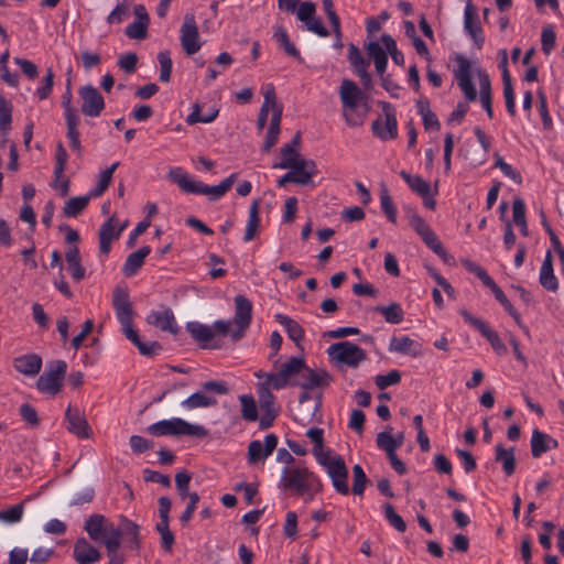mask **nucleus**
I'll return each instance as SVG.
<instances>
[{
  "label": "nucleus",
  "instance_id": "f257e3e1",
  "mask_svg": "<svg viewBox=\"0 0 564 564\" xmlns=\"http://www.w3.org/2000/svg\"><path fill=\"white\" fill-rule=\"evenodd\" d=\"M457 66L454 76L464 97L468 101L479 99L489 118H492L491 84L489 76L474 61L463 55L456 57Z\"/></svg>",
  "mask_w": 564,
  "mask_h": 564
},
{
  "label": "nucleus",
  "instance_id": "f03ea898",
  "mask_svg": "<svg viewBox=\"0 0 564 564\" xmlns=\"http://www.w3.org/2000/svg\"><path fill=\"white\" fill-rule=\"evenodd\" d=\"M278 486L281 490L304 497L306 501L313 499L323 487L321 478L303 463L283 467Z\"/></svg>",
  "mask_w": 564,
  "mask_h": 564
},
{
  "label": "nucleus",
  "instance_id": "7ed1b4c3",
  "mask_svg": "<svg viewBox=\"0 0 564 564\" xmlns=\"http://www.w3.org/2000/svg\"><path fill=\"white\" fill-rule=\"evenodd\" d=\"M167 175L184 193L205 195L210 202H216L224 197L237 180V174L232 173L219 184L208 185L195 178L180 166L171 167Z\"/></svg>",
  "mask_w": 564,
  "mask_h": 564
},
{
  "label": "nucleus",
  "instance_id": "20e7f679",
  "mask_svg": "<svg viewBox=\"0 0 564 564\" xmlns=\"http://www.w3.org/2000/svg\"><path fill=\"white\" fill-rule=\"evenodd\" d=\"M339 98L343 107V117L349 127L364 124L371 105L361 89L349 79H344L339 87Z\"/></svg>",
  "mask_w": 564,
  "mask_h": 564
},
{
  "label": "nucleus",
  "instance_id": "39448f33",
  "mask_svg": "<svg viewBox=\"0 0 564 564\" xmlns=\"http://www.w3.org/2000/svg\"><path fill=\"white\" fill-rule=\"evenodd\" d=\"M148 432L153 436H192L204 438L208 430L197 423H191L181 417H171L158 421L148 426Z\"/></svg>",
  "mask_w": 564,
  "mask_h": 564
},
{
  "label": "nucleus",
  "instance_id": "423d86ee",
  "mask_svg": "<svg viewBox=\"0 0 564 564\" xmlns=\"http://www.w3.org/2000/svg\"><path fill=\"white\" fill-rule=\"evenodd\" d=\"M84 529L93 541L102 543L106 550L111 551L121 545L120 530L101 514L87 518Z\"/></svg>",
  "mask_w": 564,
  "mask_h": 564
},
{
  "label": "nucleus",
  "instance_id": "0eeeda50",
  "mask_svg": "<svg viewBox=\"0 0 564 564\" xmlns=\"http://www.w3.org/2000/svg\"><path fill=\"white\" fill-rule=\"evenodd\" d=\"M326 473L336 492L347 496L350 492L348 484V468L344 458L335 451H327L315 459Z\"/></svg>",
  "mask_w": 564,
  "mask_h": 564
},
{
  "label": "nucleus",
  "instance_id": "6e6552de",
  "mask_svg": "<svg viewBox=\"0 0 564 564\" xmlns=\"http://www.w3.org/2000/svg\"><path fill=\"white\" fill-rule=\"evenodd\" d=\"M228 393L227 384L223 381H206L200 389L189 394L181 402V406L186 411L196 409H207L218 403V397Z\"/></svg>",
  "mask_w": 564,
  "mask_h": 564
},
{
  "label": "nucleus",
  "instance_id": "1a4fd4ad",
  "mask_svg": "<svg viewBox=\"0 0 564 564\" xmlns=\"http://www.w3.org/2000/svg\"><path fill=\"white\" fill-rule=\"evenodd\" d=\"M112 306L122 333L128 339H137V330L132 326L133 308L126 288H116L112 294Z\"/></svg>",
  "mask_w": 564,
  "mask_h": 564
},
{
  "label": "nucleus",
  "instance_id": "9d476101",
  "mask_svg": "<svg viewBox=\"0 0 564 564\" xmlns=\"http://www.w3.org/2000/svg\"><path fill=\"white\" fill-rule=\"evenodd\" d=\"M327 355L334 364L351 368L358 367L366 359L365 350L348 340L332 344L327 348Z\"/></svg>",
  "mask_w": 564,
  "mask_h": 564
},
{
  "label": "nucleus",
  "instance_id": "9b49d317",
  "mask_svg": "<svg viewBox=\"0 0 564 564\" xmlns=\"http://www.w3.org/2000/svg\"><path fill=\"white\" fill-rule=\"evenodd\" d=\"M66 369L67 365L63 360L51 364L36 381L39 391L55 395L61 390Z\"/></svg>",
  "mask_w": 564,
  "mask_h": 564
},
{
  "label": "nucleus",
  "instance_id": "f8f14e48",
  "mask_svg": "<svg viewBox=\"0 0 564 564\" xmlns=\"http://www.w3.org/2000/svg\"><path fill=\"white\" fill-rule=\"evenodd\" d=\"M381 107L383 116L372 122V133L381 141L393 140L398 137V120L394 108L386 101L381 102Z\"/></svg>",
  "mask_w": 564,
  "mask_h": 564
},
{
  "label": "nucleus",
  "instance_id": "ddd939ff",
  "mask_svg": "<svg viewBox=\"0 0 564 564\" xmlns=\"http://www.w3.org/2000/svg\"><path fill=\"white\" fill-rule=\"evenodd\" d=\"M278 446L275 434H267L263 441L253 440L248 445L247 462L251 466H264L265 460L272 455Z\"/></svg>",
  "mask_w": 564,
  "mask_h": 564
},
{
  "label": "nucleus",
  "instance_id": "4468645a",
  "mask_svg": "<svg viewBox=\"0 0 564 564\" xmlns=\"http://www.w3.org/2000/svg\"><path fill=\"white\" fill-rule=\"evenodd\" d=\"M180 33L181 44L185 53L187 55L196 54L200 50L203 42L194 14L187 13L184 15Z\"/></svg>",
  "mask_w": 564,
  "mask_h": 564
},
{
  "label": "nucleus",
  "instance_id": "2eb2a0df",
  "mask_svg": "<svg viewBox=\"0 0 564 564\" xmlns=\"http://www.w3.org/2000/svg\"><path fill=\"white\" fill-rule=\"evenodd\" d=\"M316 12V6L312 1H304L301 2L297 11H296V18L299 21L304 23L305 29L319 36V37H327L329 35L328 30L323 24V21L315 17Z\"/></svg>",
  "mask_w": 564,
  "mask_h": 564
},
{
  "label": "nucleus",
  "instance_id": "dca6fc26",
  "mask_svg": "<svg viewBox=\"0 0 564 564\" xmlns=\"http://www.w3.org/2000/svg\"><path fill=\"white\" fill-rule=\"evenodd\" d=\"M463 26L465 34L475 46L481 48L485 43V34L480 24V18L473 3H466L464 8Z\"/></svg>",
  "mask_w": 564,
  "mask_h": 564
},
{
  "label": "nucleus",
  "instance_id": "f3484780",
  "mask_svg": "<svg viewBox=\"0 0 564 564\" xmlns=\"http://www.w3.org/2000/svg\"><path fill=\"white\" fill-rule=\"evenodd\" d=\"M82 112L88 117H98L105 109V100L96 87L88 84L79 88Z\"/></svg>",
  "mask_w": 564,
  "mask_h": 564
},
{
  "label": "nucleus",
  "instance_id": "a211bd4d",
  "mask_svg": "<svg viewBox=\"0 0 564 564\" xmlns=\"http://www.w3.org/2000/svg\"><path fill=\"white\" fill-rule=\"evenodd\" d=\"M235 303V315L234 324L239 328V332L232 334L234 339H238L242 336L243 332L249 327L252 316V303L241 294H238L234 299Z\"/></svg>",
  "mask_w": 564,
  "mask_h": 564
},
{
  "label": "nucleus",
  "instance_id": "6ab92c4d",
  "mask_svg": "<svg viewBox=\"0 0 564 564\" xmlns=\"http://www.w3.org/2000/svg\"><path fill=\"white\" fill-rule=\"evenodd\" d=\"M134 20L127 25L124 33L129 39L143 40L147 37L150 18L143 4L133 7Z\"/></svg>",
  "mask_w": 564,
  "mask_h": 564
},
{
  "label": "nucleus",
  "instance_id": "aec40b11",
  "mask_svg": "<svg viewBox=\"0 0 564 564\" xmlns=\"http://www.w3.org/2000/svg\"><path fill=\"white\" fill-rule=\"evenodd\" d=\"M388 350L393 354H400L413 358H419L423 355L422 344L406 335L393 336L390 339Z\"/></svg>",
  "mask_w": 564,
  "mask_h": 564
},
{
  "label": "nucleus",
  "instance_id": "412c9836",
  "mask_svg": "<svg viewBox=\"0 0 564 564\" xmlns=\"http://www.w3.org/2000/svg\"><path fill=\"white\" fill-rule=\"evenodd\" d=\"M257 393L260 401L261 410L263 411V414L260 417V427L268 429L272 425V422L276 414L274 408V397L271 393V390L261 384L260 382L257 383Z\"/></svg>",
  "mask_w": 564,
  "mask_h": 564
},
{
  "label": "nucleus",
  "instance_id": "4be33fe9",
  "mask_svg": "<svg viewBox=\"0 0 564 564\" xmlns=\"http://www.w3.org/2000/svg\"><path fill=\"white\" fill-rule=\"evenodd\" d=\"M67 430L80 438H88L91 435L89 424L83 411L78 408L68 406L65 413Z\"/></svg>",
  "mask_w": 564,
  "mask_h": 564
},
{
  "label": "nucleus",
  "instance_id": "5701e85b",
  "mask_svg": "<svg viewBox=\"0 0 564 564\" xmlns=\"http://www.w3.org/2000/svg\"><path fill=\"white\" fill-rule=\"evenodd\" d=\"M368 56L373 61L376 70L382 76L387 69L389 50L382 41V36L378 41H371L366 45Z\"/></svg>",
  "mask_w": 564,
  "mask_h": 564
},
{
  "label": "nucleus",
  "instance_id": "b1692460",
  "mask_svg": "<svg viewBox=\"0 0 564 564\" xmlns=\"http://www.w3.org/2000/svg\"><path fill=\"white\" fill-rule=\"evenodd\" d=\"M73 556L78 564H94L100 560L101 554L85 538H79L74 544Z\"/></svg>",
  "mask_w": 564,
  "mask_h": 564
},
{
  "label": "nucleus",
  "instance_id": "393cba45",
  "mask_svg": "<svg viewBox=\"0 0 564 564\" xmlns=\"http://www.w3.org/2000/svg\"><path fill=\"white\" fill-rule=\"evenodd\" d=\"M299 137L293 138V140L284 144L281 148V161L273 163V169H291L295 166L297 163L302 162L304 159L301 156L299 152Z\"/></svg>",
  "mask_w": 564,
  "mask_h": 564
},
{
  "label": "nucleus",
  "instance_id": "a878e982",
  "mask_svg": "<svg viewBox=\"0 0 564 564\" xmlns=\"http://www.w3.org/2000/svg\"><path fill=\"white\" fill-rule=\"evenodd\" d=\"M348 59L362 85L368 88L372 83L371 76L368 72V62L365 59L359 48L354 44L349 45Z\"/></svg>",
  "mask_w": 564,
  "mask_h": 564
},
{
  "label": "nucleus",
  "instance_id": "bb28decb",
  "mask_svg": "<svg viewBox=\"0 0 564 564\" xmlns=\"http://www.w3.org/2000/svg\"><path fill=\"white\" fill-rule=\"evenodd\" d=\"M539 282L547 291L556 292L558 289V280L554 274L552 253L546 251L539 272Z\"/></svg>",
  "mask_w": 564,
  "mask_h": 564
},
{
  "label": "nucleus",
  "instance_id": "cd10ccee",
  "mask_svg": "<svg viewBox=\"0 0 564 564\" xmlns=\"http://www.w3.org/2000/svg\"><path fill=\"white\" fill-rule=\"evenodd\" d=\"M13 366L18 372L34 377L42 368V359L35 354L23 355L14 358Z\"/></svg>",
  "mask_w": 564,
  "mask_h": 564
},
{
  "label": "nucleus",
  "instance_id": "c85d7f7f",
  "mask_svg": "<svg viewBox=\"0 0 564 564\" xmlns=\"http://www.w3.org/2000/svg\"><path fill=\"white\" fill-rule=\"evenodd\" d=\"M330 377L325 371H313L303 368L301 372V381L297 383L303 390H312L315 388L325 387L329 383Z\"/></svg>",
  "mask_w": 564,
  "mask_h": 564
},
{
  "label": "nucleus",
  "instance_id": "c756f323",
  "mask_svg": "<svg viewBox=\"0 0 564 564\" xmlns=\"http://www.w3.org/2000/svg\"><path fill=\"white\" fill-rule=\"evenodd\" d=\"M290 170L294 173L293 183L299 185H307L312 183L313 176L318 172L315 162L313 160L305 159Z\"/></svg>",
  "mask_w": 564,
  "mask_h": 564
},
{
  "label": "nucleus",
  "instance_id": "7c9ffc66",
  "mask_svg": "<svg viewBox=\"0 0 564 564\" xmlns=\"http://www.w3.org/2000/svg\"><path fill=\"white\" fill-rule=\"evenodd\" d=\"M557 447V441L546 433L534 430L531 436V453L533 457H540L545 452Z\"/></svg>",
  "mask_w": 564,
  "mask_h": 564
},
{
  "label": "nucleus",
  "instance_id": "2f4dec72",
  "mask_svg": "<svg viewBox=\"0 0 564 564\" xmlns=\"http://www.w3.org/2000/svg\"><path fill=\"white\" fill-rule=\"evenodd\" d=\"M151 247L143 246L139 250L130 253L122 267V272L126 276H133L143 265L145 258L150 254Z\"/></svg>",
  "mask_w": 564,
  "mask_h": 564
},
{
  "label": "nucleus",
  "instance_id": "473e14b6",
  "mask_svg": "<svg viewBox=\"0 0 564 564\" xmlns=\"http://www.w3.org/2000/svg\"><path fill=\"white\" fill-rule=\"evenodd\" d=\"M149 322L164 332H170L172 334L177 332L174 315L170 310L152 312L149 316Z\"/></svg>",
  "mask_w": 564,
  "mask_h": 564
},
{
  "label": "nucleus",
  "instance_id": "72a5a7b5",
  "mask_svg": "<svg viewBox=\"0 0 564 564\" xmlns=\"http://www.w3.org/2000/svg\"><path fill=\"white\" fill-rule=\"evenodd\" d=\"M495 459H496V462L501 464L502 469L507 476H510L514 473L516 456H514L513 447L506 448L500 444L496 445Z\"/></svg>",
  "mask_w": 564,
  "mask_h": 564
},
{
  "label": "nucleus",
  "instance_id": "f704fd0d",
  "mask_svg": "<svg viewBox=\"0 0 564 564\" xmlns=\"http://www.w3.org/2000/svg\"><path fill=\"white\" fill-rule=\"evenodd\" d=\"M119 164H120L119 162H115L107 169L99 172L97 184L88 191L89 196H91L93 198H96L104 194V192L110 185V183L112 181V175H113L115 171L117 170V167L119 166Z\"/></svg>",
  "mask_w": 564,
  "mask_h": 564
},
{
  "label": "nucleus",
  "instance_id": "c9c22d12",
  "mask_svg": "<svg viewBox=\"0 0 564 564\" xmlns=\"http://www.w3.org/2000/svg\"><path fill=\"white\" fill-rule=\"evenodd\" d=\"M275 319L280 325L284 327L291 340H293L297 345L303 340L304 330L296 321L292 319L290 316L284 314H276Z\"/></svg>",
  "mask_w": 564,
  "mask_h": 564
},
{
  "label": "nucleus",
  "instance_id": "e433bc0d",
  "mask_svg": "<svg viewBox=\"0 0 564 564\" xmlns=\"http://www.w3.org/2000/svg\"><path fill=\"white\" fill-rule=\"evenodd\" d=\"M65 259L68 264V269L72 278L75 281H80L85 276V269L80 263L79 250L75 246H70L65 253Z\"/></svg>",
  "mask_w": 564,
  "mask_h": 564
},
{
  "label": "nucleus",
  "instance_id": "4c0bfd02",
  "mask_svg": "<svg viewBox=\"0 0 564 564\" xmlns=\"http://www.w3.org/2000/svg\"><path fill=\"white\" fill-rule=\"evenodd\" d=\"M300 409H303L307 405L308 413L307 414H300L299 422L303 425L307 424L312 421V419L315 416V413L317 412L319 408V401L316 399H313V397L310 394L308 390H303L299 398Z\"/></svg>",
  "mask_w": 564,
  "mask_h": 564
},
{
  "label": "nucleus",
  "instance_id": "58836bf2",
  "mask_svg": "<svg viewBox=\"0 0 564 564\" xmlns=\"http://www.w3.org/2000/svg\"><path fill=\"white\" fill-rule=\"evenodd\" d=\"M259 226V200L254 199L249 207V216L243 236L246 242L251 241L256 237Z\"/></svg>",
  "mask_w": 564,
  "mask_h": 564
},
{
  "label": "nucleus",
  "instance_id": "ea45409f",
  "mask_svg": "<svg viewBox=\"0 0 564 564\" xmlns=\"http://www.w3.org/2000/svg\"><path fill=\"white\" fill-rule=\"evenodd\" d=\"M187 330L191 333L193 338L203 346H207V344L214 338V329L206 324L189 322L187 323Z\"/></svg>",
  "mask_w": 564,
  "mask_h": 564
},
{
  "label": "nucleus",
  "instance_id": "a19ab883",
  "mask_svg": "<svg viewBox=\"0 0 564 564\" xmlns=\"http://www.w3.org/2000/svg\"><path fill=\"white\" fill-rule=\"evenodd\" d=\"M416 105L419 115L422 118L424 129L426 131H438L441 128V123L435 113L431 110L429 104L420 100L417 101Z\"/></svg>",
  "mask_w": 564,
  "mask_h": 564
},
{
  "label": "nucleus",
  "instance_id": "79ce46f5",
  "mask_svg": "<svg viewBox=\"0 0 564 564\" xmlns=\"http://www.w3.org/2000/svg\"><path fill=\"white\" fill-rule=\"evenodd\" d=\"M273 39L278 42L280 47L283 48L288 55L295 57V58H300L299 50L291 42L289 34L283 26H281V25L274 26Z\"/></svg>",
  "mask_w": 564,
  "mask_h": 564
},
{
  "label": "nucleus",
  "instance_id": "37998d69",
  "mask_svg": "<svg viewBox=\"0 0 564 564\" xmlns=\"http://www.w3.org/2000/svg\"><path fill=\"white\" fill-rule=\"evenodd\" d=\"M512 220L519 227L522 236L529 235V227L525 218V204L523 199L517 197L512 203Z\"/></svg>",
  "mask_w": 564,
  "mask_h": 564
},
{
  "label": "nucleus",
  "instance_id": "c03bdc74",
  "mask_svg": "<svg viewBox=\"0 0 564 564\" xmlns=\"http://www.w3.org/2000/svg\"><path fill=\"white\" fill-rule=\"evenodd\" d=\"M280 115L279 111H275V113L269 119V129L262 147L264 152H269L275 145L280 134Z\"/></svg>",
  "mask_w": 564,
  "mask_h": 564
},
{
  "label": "nucleus",
  "instance_id": "a18cd8bd",
  "mask_svg": "<svg viewBox=\"0 0 564 564\" xmlns=\"http://www.w3.org/2000/svg\"><path fill=\"white\" fill-rule=\"evenodd\" d=\"M241 416L248 422H256L259 419L258 404L251 394L239 395Z\"/></svg>",
  "mask_w": 564,
  "mask_h": 564
},
{
  "label": "nucleus",
  "instance_id": "49530a36",
  "mask_svg": "<svg viewBox=\"0 0 564 564\" xmlns=\"http://www.w3.org/2000/svg\"><path fill=\"white\" fill-rule=\"evenodd\" d=\"M256 376L260 380L259 382L270 390H280L290 384L280 371L272 373L258 372Z\"/></svg>",
  "mask_w": 564,
  "mask_h": 564
},
{
  "label": "nucleus",
  "instance_id": "de8ad7c7",
  "mask_svg": "<svg viewBox=\"0 0 564 564\" xmlns=\"http://www.w3.org/2000/svg\"><path fill=\"white\" fill-rule=\"evenodd\" d=\"M121 538L123 536L133 549L139 547V525L129 519H122L120 528Z\"/></svg>",
  "mask_w": 564,
  "mask_h": 564
},
{
  "label": "nucleus",
  "instance_id": "09e8293b",
  "mask_svg": "<svg viewBox=\"0 0 564 564\" xmlns=\"http://www.w3.org/2000/svg\"><path fill=\"white\" fill-rule=\"evenodd\" d=\"M306 436L313 443L312 454L314 458H318L332 448L324 446V431L319 427H311L306 431Z\"/></svg>",
  "mask_w": 564,
  "mask_h": 564
},
{
  "label": "nucleus",
  "instance_id": "8fccbe9b",
  "mask_svg": "<svg viewBox=\"0 0 564 564\" xmlns=\"http://www.w3.org/2000/svg\"><path fill=\"white\" fill-rule=\"evenodd\" d=\"M93 197L89 196V193L83 196H76L69 198L64 206V215L66 217H76L80 214L88 205L89 200Z\"/></svg>",
  "mask_w": 564,
  "mask_h": 564
},
{
  "label": "nucleus",
  "instance_id": "3c124183",
  "mask_svg": "<svg viewBox=\"0 0 564 564\" xmlns=\"http://www.w3.org/2000/svg\"><path fill=\"white\" fill-rule=\"evenodd\" d=\"M400 176L408 184L411 191L416 193L419 196L426 194L427 191L432 188L431 184L420 175H412L405 171H401Z\"/></svg>",
  "mask_w": 564,
  "mask_h": 564
},
{
  "label": "nucleus",
  "instance_id": "603ef678",
  "mask_svg": "<svg viewBox=\"0 0 564 564\" xmlns=\"http://www.w3.org/2000/svg\"><path fill=\"white\" fill-rule=\"evenodd\" d=\"M12 104L0 95V132L6 138L11 130Z\"/></svg>",
  "mask_w": 564,
  "mask_h": 564
},
{
  "label": "nucleus",
  "instance_id": "864d4df0",
  "mask_svg": "<svg viewBox=\"0 0 564 564\" xmlns=\"http://www.w3.org/2000/svg\"><path fill=\"white\" fill-rule=\"evenodd\" d=\"M131 11V1L130 0H121L116 4L112 11L107 15L108 24H119L123 20H126Z\"/></svg>",
  "mask_w": 564,
  "mask_h": 564
},
{
  "label": "nucleus",
  "instance_id": "5fc2aeb1",
  "mask_svg": "<svg viewBox=\"0 0 564 564\" xmlns=\"http://www.w3.org/2000/svg\"><path fill=\"white\" fill-rule=\"evenodd\" d=\"M376 312L382 314L387 323L399 324L403 321L404 312L402 307L397 303H391L387 306L376 307Z\"/></svg>",
  "mask_w": 564,
  "mask_h": 564
},
{
  "label": "nucleus",
  "instance_id": "6e6d98bb",
  "mask_svg": "<svg viewBox=\"0 0 564 564\" xmlns=\"http://www.w3.org/2000/svg\"><path fill=\"white\" fill-rule=\"evenodd\" d=\"M503 97L506 101V108L510 116H514L517 113L516 107V96L511 84V78L508 69L503 72Z\"/></svg>",
  "mask_w": 564,
  "mask_h": 564
},
{
  "label": "nucleus",
  "instance_id": "4d7b16f0",
  "mask_svg": "<svg viewBox=\"0 0 564 564\" xmlns=\"http://www.w3.org/2000/svg\"><path fill=\"white\" fill-rule=\"evenodd\" d=\"M420 237L435 254L443 260H447L448 253L432 228Z\"/></svg>",
  "mask_w": 564,
  "mask_h": 564
},
{
  "label": "nucleus",
  "instance_id": "13d9d810",
  "mask_svg": "<svg viewBox=\"0 0 564 564\" xmlns=\"http://www.w3.org/2000/svg\"><path fill=\"white\" fill-rule=\"evenodd\" d=\"M304 368V364L302 359L293 357L285 364L281 366V369L279 370L281 375H284V378L289 381L290 384H292V380L295 376L300 375Z\"/></svg>",
  "mask_w": 564,
  "mask_h": 564
},
{
  "label": "nucleus",
  "instance_id": "bf43d9fd",
  "mask_svg": "<svg viewBox=\"0 0 564 564\" xmlns=\"http://www.w3.org/2000/svg\"><path fill=\"white\" fill-rule=\"evenodd\" d=\"M53 85H54V74H53L52 68H48L46 70L45 76L42 78L39 86L36 87L35 91H34V96L39 100L47 99L53 91Z\"/></svg>",
  "mask_w": 564,
  "mask_h": 564
},
{
  "label": "nucleus",
  "instance_id": "052dcab7",
  "mask_svg": "<svg viewBox=\"0 0 564 564\" xmlns=\"http://www.w3.org/2000/svg\"><path fill=\"white\" fill-rule=\"evenodd\" d=\"M494 158V166L499 169L506 177L510 178L517 184L522 183L521 174L516 169H513L509 163H507L499 153H495Z\"/></svg>",
  "mask_w": 564,
  "mask_h": 564
},
{
  "label": "nucleus",
  "instance_id": "680f3d73",
  "mask_svg": "<svg viewBox=\"0 0 564 564\" xmlns=\"http://www.w3.org/2000/svg\"><path fill=\"white\" fill-rule=\"evenodd\" d=\"M218 109H213L208 115H200V108L198 104L193 106L192 112L186 117L185 121L187 124L195 123H209L214 121L218 116Z\"/></svg>",
  "mask_w": 564,
  "mask_h": 564
},
{
  "label": "nucleus",
  "instance_id": "e2e57ef3",
  "mask_svg": "<svg viewBox=\"0 0 564 564\" xmlns=\"http://www.w3.org/2000/svg\"><path fill=\"white\" fill-rule=\"evenodd\" d=\"M191 475L180 471L175 475L176 490L182 500H189L195 492L189 491Z\"/></svg>",
  "mask_w": 564,
  "mask_h": 564
},
{
  "label": "nucleus",
  "instance_id": "0e129e2a",
  "mask_svg": "<svg viewBox=\"0 0 564 564\" xmlns=\"http://www.w3.org/2000/svg\"><path fill=\"white\" fill-rule=\"evenodd\" d=\"M24 509L22 505H15L7 510L0 511V522L15 524L22 520Z\"/></svg>",
  "mask_w": 564,
  "mask_h": 564
},
{
  "label": "nucleus",
  "instance_id": "69168bd1",
  "mask_svg": "<svg viewBox=\"0 0 564 564\" xmlns=\"http://www.w3.org/2000/svg\"><path fill=\"white\" fill-rule=\"evenodd\" d=\"M383 513L391 527H393L398 532H404L406 529V524L404 520L399 516L393 507L390 503H386L383 506Z\"/></svg>",
  "mask_w": 564,
  "mask_h": 564
},
{
  "label": "nucleus",
  "instance_id": "338daca9",
  "mask_svg": "<svg viewBox=\"0 0 564 564\" xmlns=\"http://www.w3.org/2000/svg\"><path fill=\"white\" fill-rule=\"evenodd\" d=\"M352 476H354L352 492L357 496H362L365 492V489H366L368 478L360 465H355L352 467Z\"/></svg>",
  "mask_w": 564,
  "mask_h": 564
},
{
  "label": "nucleus",
  "instance_id": "774afa93",
  "mask_svg": "<svg viewBox=\"0 0 564 564\" xmlns=\"http://www.w3.org/2000/svg\"><path fill=\"white\" fill-rule=\"evenodd\" d=\"M158 61L160 64V80L167 83L171 78L172 73V58L167 51H162L158 54Z\"/></svg>",
  "mask_w": 564,
  "mask_h": 564
}]
</instances>
